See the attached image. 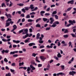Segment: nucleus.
I'll return each instance as SVG.
<instances>
[{"label":"nucleus","mask_w":76,"mask_h":76,"mask_svg":"<svg viewBox=\"0 0 76 76\" xmlns=\"http://www.w3.org/2000/svg\"><path fill=\"white\" fill-rule=\"evenodd\" d=\"M6 76H11V74H10V73H9L5 75Z\"/></svg>","instance_id":"obj_28"},{"label":"nucleus","mask_w":76,"mask_h":76,"mask_svg":"<svg viewBox=\"0 0 76 76\" xmlns=\"http://www.w3.org/2000/svg\"><path fill=\"white\" fill-rule=\"evenodd\" d=\"M21 41V40H17L16 41V42L15 43H16V44H18L19 43V42H20Z\"/></svg>","instance_id":"obj_44"},{"label":"nucleus","mask_w":76,"mask_h":76,"mask_svg":"<svg viewBox=\"0 0 76 76\" xmlns=\"http://www.w3.org/2000/svg\"><path fill=\"white\" fill-rule=\"evenodd\" d=\"M2 41H4V42H6V41H7V39H3Z\"/></svg>","instance_id":"obj_56"},{"label":"nucleus","mask_w":76,"mask_h":76,"mask_svg":"<svg viewBox=\"0 0 76 76\" xmlns=\"http://www.w3.org/2000/svg\"><path fill=\"white\" fill-rule=\"evenodd\" d=\"M31 69V68H30V67H27V72H29L30 71V70Z\"/></svg>","instance_id":"obj_32"},{"label":"nucleus","mask_w":76,"mask_h":76,"mask_svg":"<svg viewBox=\"0 0 76 76\" xmlns=\"http://www.w3.org/2000/svg\"><path fill=\"white\" fill-rule=\"evenodd\" d=\"M9 50H5V53H9Z\"/></svg>","instance_id":"obj_64"},{"label":"nucleus","mask_w":76,"mask_h":76,"mask_svg":"<svg viewBox=\"0 0 76 76\" xmlns=\"http://www.w3.org/2000/svg\"><path fill=\"white\" fill-rule=\"evenodd\" d=\"M56 6V5L54 4L51 5L50 6L51 7H55Z\"/></svg>","instance_id":"obj_61"},{"label":"nucleus","mask_w":76,"mask_h":76,"mask_svg":"<svg viewBox=\"0 0 76 76\" xmlns=\"http://www.w3.org/2000/svg\"><path fill=\"white\" fill-rule=\"evenodd\" d=\"M24 42L25 43H27V42H29V41L28 40H25Z\"/></svg>","instance_id":"obj_49"},{"label":"nucleus","mask_w":76,"mask_h":76,"mask_svg":"<svg viewBox=\"0 0 76 76\" xmlns=\"http://www.w3.org/2000/svg\"><path fill=\"white\" fill-rule=\"evenodd\" d=\"M12 26L13 28L15 29H17V26L16 25H14Z\"/></svg>","instance_id":"obj_22"},{"label":"nucleus","mask_w":76,"mask_h":76,"mask_svg":"<svg viewBox=\"0 0 76 76\" xmlns=\"http://www.w3.org/2000/svg\"><path fill=\"white\" fill-rule=\"evenodd\" d=\"M53 25H52L51 26V27H53V28H54L55 27H56V26H57V25L56 24H54V23H53Z\"/></svg>","instance_id":"obj_21"},{"label":"nucleus","mask_w":76,"mask_h":76,"mask_svg":"<svg viewBox=\"0 0 76 76\" xmlns=\"http://www.w3.org/2000/svg\"><path fill=\"white\" fill-rule=\"evenodd\" d=\"M11 66H16V65L15 64V63H12L11 64Z\"/></svg>","instance_id":"obj_55"},{"label":"nucleus","mask_w":76,"mask_h":76,"mask_svg":"<svg viewBox=\"0 0 76 76\" xmlns=\"http://www.w3.org/2000/svg\"><path fill=\"white\" fill-rule=\"evenodd\" d=\"M43 20L44 22H46V21H47V20H48V19L47 18H43Z\"/></svg>","instance_id":"obj_23"},{"label":"nucleus","mask_w":76,"mask_h":76,"mask_svg":"<svg viewBox=\"0 0 76 76\" xmlns=\"http://www.w3.org/2000/svg\"><path fill=\"white\" fill-rule=\"evenodd\" d=\"M54 45V44L52 43L50 44V46H49V45H48L46 46V48H53V45Z\"/></svg>","instance_id":"obj_6"},{"label":"nucleus","mask_w":76,"mask_h":76,"mask_svg":"<svg viewBox=\"0 0 76 76\" xmlns=\"http://www.w3.org/2000/svg\"><path fill=\"white\" fill-rule=\"evenodd\" d=\"M23 29H22L20 31H19V34H20V33H22V32H23Z\"/></svg>","instance_id":"obj_31"},{"label":"nucleus","mask_w":76,"mask_h":76,"mask_svg":"<svg viewBox=\"0 0 76 76\" xmlns=\"http://www.w3.org/2000/svg\"><path fill=\"white\" fill-rule=\"evenodd\" d=\"M5 69L6 70H9V67L7 66H6L5 67Z\"/></svg>","instance_id":"obj_60"},{"label":"nucleus","mask_w":76,"mask_h":76,"mask_svg":"<svg viewBox=\"0 0 76 76\" xmlns=\"http://www.w3.org/2000/svg\"><path fill=\"white\" fill-rule=\"evenodd\" d=\"M39 36H40V34L38 33L37 34L36 38L37 39H38L39 38Z\"/></svg>","instance_id":"obj_12"},{"label":"nucleus","mask_w":76,"mask_h":76,"mask_svg":"<svg viewBox=\"0 0 76 76\" xmlns=\"http://www.w3.org/2000/svg\"><path fill=\"white\" fill-rule=\"evenodd\" d=\"M53 61H54V60H53L51 59L50 61V63H53Z\"/></svg>","instance_id":"obj_63"},{"label":"nucleus","mask_w":76,"mask_h":76,"mask_svg":"<svg viewBox=\"0 0 76 76\" xmlns=\"http://www.w3.org/2000/svg\"><path fill=\"white\" fill-rule=\"evenodd\" d=\"M50 24H53V22L54 21V20L53 18L50 17Z\"/></svg>","instance_id":"obj_4"},{"label":"nucleus","mask_w":76,"mask_h":76,"mask_svg":"<svg viewBox=\"0 0 76 76\" xmlns=\"http://www.w3.org/2000/svg\"><path fill=\"white\" fill-rule=\"evenodd\" d=\"M64 75V73H63V72H60L57 74V76H58L59 75H62L63 76V75Z\"/></svg>","instance_id":"obj_11"},{"label":"nucleus","mask_w":76,"mask_h":76,"mask_svg":"<svg viewBox=\"0 0 76 76\" xmlns=\"http://www.w3.org/2000/svg\"><path fill=\"white\" fill-rule=\"evenodd\" d=\"M61 67L62 70H64V66L62 65L61 66Z\"/></svg>","instance_id":"obj_36"},{"label":"nucleus","mask_w":76,"mask_h":76,"mask_svg":"<svg viewBox=\"0 0 76 76\" xmlns=\"http://www.w3.org/2000/svg\"><path fill=\"white\" fill-rule=\"evenodd\" d=\"M44 46H41L40 47H39V48H44Z\"/></svg>","instance_id":"obj_62"},{"label":"nucleus","mask_w":76,"mask_h":76,"mask_svg":"<svg viewBox=\"0 0 76 76\" xmlns=\"http://www.w3.org/2000/svg\"><path fill=\"white\" fill-rule=\"evenodd\" d=\"M18 56V54H15L13 55V57H16Z\"/></svg>","instance_id":"obj_47"},{"label":"nucleus","mask_w":76,"mask_h":76,"mask_svg":"<svg viewBox=\"0 0 76 76\" xmlns=\"http://www.w3.org/2000/svg\"><path fill=\"white\" fill-rule=\"evenodd\" d=\"M50 8L49 7L48 8L47 10H46V11L47 12H49V11H50Z\"/></svg>","instance_id":"obj_57"},{"label":"nucleus","mask_w":76,"mask_h":76,"mask_svg":"<svg viewBox=\"0 0 76 76\" xmlns=\"http://www.w3.org/2000/svg\"><path fill=\"white\" fill-rule=\"evenodd\" d=\"M4 61H5V62H6V63H7L8 62V60L7 59V58H4Z\"/></svg>","instance_id":"obj_33"},{"label":"nucleus","mask_w":76,"mask_h":76,"mask_svg":"<svg viewBox=\"0 0 76 76\" xmlns=\"http://www.w3.org/2000/svg\"><path fill=\"white\" fill-rule=\"evenodd\" d=\"M36 26V28H40V27H41V25H40L39 24H37Z\"/></svg>","instance_id":"obj_25"},{"label":"nucleus","mask_w":76,"mask_h":76,"mask_svg":"<svg viewBox=\"0 0 76 76\" xmlns=\"http://www.w3.org/2000/svg\"><path fill=\"white\" fill-rule=\"evenodd\" d=\"M39 58L41 60H43V61H45V60L46 59V57L43 56H40L39 57Z\"/></svg>","instance_id":"obj_2"},{"label":"nucleus","mask_w":76,"mask_h":76,"mask_svg":"<svg viewBox=\"0 0 76 76\" xmlns=\"http://www.w3.org/2000/svg\"><path fill=\"white\" fill-rule=\"evenodd\" d=\"M65 31H64V33L65 34H66V33H67V32H69V31H68V30H67V29H66L65 30Z\"/></svg>","instance_id":"obj_46"},{"label":"nucleus","mask_w":76,"mask_h":76,"mask_svg":"<svg viewBox=\"0 0 76 76\" xmlns=\"http://www.w3.org/2000/svg\"><path fill=\"white\" fill-rule=\"evenodd\" d=\"M72 76H74V74H76V72H75L73 71H72Z\"/></svg>","instance_id":"obj_52"},{"label":"nucleus","mask_w":76,"mask_h":76,"mask_svg":"<svg viewBox=\"0 0 76 76\" xmlns=\"http://www.w3.org/2000/svg\"><path fill=\"white\" fill-rule=\"evenodd\" d=\"M57 56L58 58H60V57H61V55L60 53H59L57 55Z\"/></svg>","instance_id":"obj_15"},{"label":"nucleus","mask_w":76,"mask_h":76,"mask_svg":"<svg viewBox=\"0 0 76 76\" xmlns=\"http://www.w3.org/2000/svg\"><path fill=\"white\" fill-rule=\"evenodd\" d=\"M35 13L34 12H32L30 13V15H35Z\"/></svg>","instance_id":"obj_39"},{"label":"nucleus","mask_w":76,"mask_h":76,"mask_svg":"<svg viewBox=\"0 0 76 76\" xmlns=\"http://www.w3.org/2000/svg\"><path fill=\"white\" fill-rule=\"evenodd\" d=\"M25 9V10H29V7H24Z\"/></svg>","instance_id":"obj_20"},{"label":"nucleus","mask_w":76,"mask_h":76,"mask_svg":"<svg viewBox=\"0 0 76 76\" xmlns=\"http://www.w3.org/2000/svg\"><path fill=\"white\" fill-rule=\"evenodd\" d=\"M29 31L30 32H32V28H30L29 29Z\"/></svg>","instance_id":"obj_59"},{"label":"nucleus","mask_w":76,"mask_h":76,"mask_svg":"<svg viewBox=\"0 0 76 76\" xmlns=\"http://www.w3.org/2000/svg\"><path fill=\"white\" fill-rule=\"evenodd\" d=\"M39 42L40 44H42V43H43V41L42 40H39Z\"/></svg>","instance_id":"obj_53"},{"label":"nucleus","mask_w":76,"mask_h":76,"mask_svg":"<svg viewBox=\"0 0 76 76\" xmlns=\"http://www.w3.org/2000/svg\"><path fill=\"white\" fill-rule=\"evenodd\" d=\"M21 10L22 12H23V13H25V12H26L25 11V10L24 8L22 9Z\"/></svg>","instance_id":"obj_43"},{"label":"nucleus","mask_w":76,"mask_h":76,"mask_svg":"<svg viewBox=\"0 0 76 76\" xmlns=\"http://www.w3.org/2000/svg\"><path fill=\"white\" fill-rule=\"evenodd\" d=\"M29 9H31V10H32L34 9V5L31 4L30 5L29 7Z\"/></svg>","instance_id":"obj_10"},{"label":"nucleus","mask_w":76,"mask_h":76,"mask_svg":"<svg viewBox=\"0 0 76 76\" xmlns=\"http://www.w3.org/2000/svg\"><path fill=\"white\" fill-rule=\"evenodd\" d=\"M34 20L31 19H29L28 20V22H34Z\"/></svg>","instance_id":"obj_16"},{"label":"nucleus","mask_w":76,"mask_h":76,"mask_svg":"<svg viewBox=\"0 0 76 76\" xmlns=\"http://www.w3.org/2000/svg\"><path fill=\"white\" fill-rule=\"evenodd\" d=\"M35 61H37L38 63H40V61L38 60V56L36 57Z\"/></svg>","instance_id":"obj_14"},{"label":"nucleus","mask_w":76,"mask_h":76,"mask_svg":"<svg viewBox=\"0 0 76 76\" xmlns=\"http://www.w3.org/2000/svg\"><path fill=\"white\" fill-rule=\"evenodd\" d=\"M45 15L46 16H50V13H46L45 14Z\"/></svg>","instance_id":"obj_30"},{"label":"nucleus","mask_w":76,"mask_h":76,"mask_svg":"<svg viewBox=\"0 0 76 76\" xmlns=\"http://www.w3.org/2000/svg\"><path fill=\"white\" fill-rule=\"evenodd\" d=\"M54 23H55V24H57V25H58V24H60V23L57 21H55Z\"/></svg>","instance_id":"obj_41"},{"label":"nucleus","mask_w":76,"mask_h":76,"mask_svg":"<svg viewBox=\"0 0 76 76\" xmlns=\"http://www.w3.org/2000/svg\"><path fill=\"white\" fill-rule=\"evenodd\" d=\"M17 5H18V6H23L24 4H23L20 3V4H17Z\"/></svg>","instance_id":"obj_17"},{"label":"nucleus","mask_w":76,"mask_h":76,"mask_svg":"<svg viewBox=\"0 0 76 76\" xmlns=\"http://www.w3.org/2000/svg\"><path fill=\"white\" fill-rule=\"evenodd\" d=\"M5 13H6L5 14V15L7 17V18H12V16L10 14H7V12H6Z\"/></svg>","instance_id":"obj_1"},{"label":"nucleus","mask_w":76,"mask_h":76,"mask_svg":"<svg viewBox=\"0 0 76 76\" xmlns=\"http://www.w3.org/2000/svg\"><path fill=\"white\" fill-rule=\"evenodd\" d=\"M55 17L56 19H58V16H57V15H55Z\"/></svg>","instance_id":"obj_40"},{"label":"nucleus","mask_w":76,"mask_h":76,"mask_svg":"<svg viewBox=\"0 0 76 76\" xmlns=\"http://www.w3.org/2000/svg\"><path fill=\"white\" fill-rule=\"evenodd\" d=\"M10 71L11 72H15V70L14 69H10Z\"/></svg>","instance_id":"obj_58"},{"label":"nucleus","mask_w":76,"mask_h":76,"mask_svg":"<svg viewBox=\"0 0 76 76\" xmlns=\"http://www.w3.org/2000/svg\"><path fill=\"white\" fill-rule=\"evenodd\" d=\"M69 3L71 4H73L74 3V1L73 0H72L69 1L68 2L67 4H69Z\"/></svg>","instance_id":"obj_7"},{"label":"nucleus","mask_w":76,"mask_h":76,"mask_svg":"<svg viewBox=\"0 0 76 76\" xmlns=\"http://www.w3.org/2000/svg\"><path fill=\"white\" fill-rule=\"evenodd\" d=\"M42 64H38V67H42Z\"/></svg>","instance_id":"obj_54"},{"label":"nucleus","mask_w":76,"mask_h":76,"mask_svg":"<svg viewBox=\"0 0 76 76\" xmlns=\"http://www.w3.org/2000/svg\"><path fill=\"white\" fill-rule=\"evenodd\" d=\"M64 37L65 38H67L69 37V35L67 34H66L64 35Z\"/></svg>","instance_id":"obj_19"},{"label":"nucleus","mask_w":76,"mask_h":76,"mask_svg":"<svg viewBox=\"0 0 76 76\" xmlns=\"http://www.w3.org/2000/svg\"><path fill=\"white\" fill-rule=\"evenodd\" d=\"M30 18H31V17H30V15H27L26 17V18L27 19H29Z\"/></svg>","instance_id":"obj_27"},{"label":"nucleus","mask_w":76,"mask_h":76,"mask_svg":"<svg viewBox=\"0 0 76 76\" xmlns=\"http://www.w3.org/2000/svg\"><path fill=\"white\" fill-rule=\"evenodd\" d=\"M72 9V7H69V8H68L67 10V11H70Z\"/></svg>","instance_id":"obj_42"},{"label":"nucleus","mask_w":76,"mask_h":76,"mask_svg":"<svg viewBox=\"0 0 76 76\" xmlns=\"http://www.w3.org/2000/svg\"><path fill=\"white\" fill-rule=\"evenodd\" d=\"M18 51L11 52H10V55H13V54H15V53H18Z\"/></svg>","instance_id":"obj_5"},{"label":"nucleus","mask_w":76,"mask_h":76,"mask_svg":"<svg viewBox=\"0 0 76 76\" xmlns=\"http://www.w3.org/2000/svg\"><path fill=\"white\" fill-rule=\"evenodd\" d=\"M35 45V44L34 43H30L28 44V45L30 46V47H31L32 46V45Z\"/></svg>","instance_id":"obj_8"},{"label":"nucleus","mask_w":76,"mask_h":76,"mask_svg":"<svg viewBox=\"0 0 76 76\" xmlns=\"http://www.w3.org/2000/svg\"><path fill=\"white\" fill-rule=\"evenodd\" d=\"M6 26L5 27H7V26H9V25H10V23H6Z\"/></svg>","instance_id":"obj_26"},{"label":"nucleus","mask_w":76,"mask_h":76,"mask_svg":"<svg viewBox=\"0 0 76 76\" xmlns=\"http://www.w3.org/2000/svg\"><path fill=\"white\" fill-rule=\"evenodd\" d=\"M45 12L44 11H42L40 12V13L42 16H44V15L43 14L45 13Z\"/></svg>","instance_id":"obj_9"},{"label":"nucleus","mask_w":76,"mask_h":76,"mask_svg":"<svg viewBox=\"0 0 76 76\" xmlns=\"http://www.w3.org/2000/svg\"><path fill=\"white\" fill-rule=\"evenodd\" d=\"M8 21H12V19L10 18H8L7 20L6 21V23H7Z\"/></svg>","instance_id":"obj_37"},{"label":"nucleus","mask_w":76,"mask_h":76,"mask_svg":"<svg viewBox=\"0 0 76 76\" xmlns=\"http://www.w3.org/2000/svg\"><path fill=\"white\" fill-rule=\"evenodd\" d=\"M53 15H56V14H57V11H53L52 13Z\"/></svg>","instance_id":"obj_38"},{"label":"nucleus","mask_w":76,"mask_h":76,"mask_svg":"<svg viewBox=\"0 0 76 76\" xmlns=\"http://www.w3.org/2000/svg\"><path fill=\"white\" fill-rule=\"evenodd\" d=\"M36 55H37V54H36L34 53H33L32 54V56H33V57H35L36 56Z\"/></svg>","instance_id":"obj_35"},{"label":"nucleus","mask_w":76,"mask_h":76,"mask_svg":"<svg viewBox=\"0 0 76 76\" xmlns=\"http://www.w3.org/2000/svg\"><path fill=\"white\" fill-rule=\"evenodd\" d=\"M28 30L27 29H26L23 31V33L22 34L23 35H24V34H28Z\"/></svg>","instance_id":"obj_3"},{"label":"nucleus","mask_w":76,"mask_h":76,"mask_svg":"<svg viewBox=\"0 0 76 76\" xmlns=\"http://www.w3.org/2000/svg\"><path fill=\"white\" fill-rule=\"evenodd\" d=\"M50 27H47V28L45 30L46 31H49V30H50Z\"/></svg>","instance_id":"obj_48"},{"label":"nucleus","mask_w":76,"mask_h":76,"mask_svg":"<svg viewBox=\"0 0 76 76\" xmlns=\"http://www.w3.org/2000/svg\"><path fill=\"white\" fill-rule=\"evenodd\" d=\"M24 64V63L23 62L21 63H19V67H20L21 66V65H23V64Z\"/></svg>","instance_id":"obj_24"},{"label":"nucleus","mask_w":76,"mask_h":76,"mask_svg":"<svg viewBox=\"0 0 76 76\" xmlns=\"http://www.w3.org/2000/svg\"><path fill=\"white\" fill-rule=\"evenodd\" d=\"M29 36V34H26V35L25 36V37H23V39H25L26 38H27Z\"/></svg>","instance_id":"obj_13"},{"label":"nucleus","mask_w":76,"mask_h":76,"mask_svg":"<svg viewBox=\"0 0 76 76\" xmlns=\"http://www.w3.org/2000/svg\"><path fill=\"white\" fill-rule=\"evenodd\" d=\"M70 35L72 36V37H73V38H75V34H71Z\"/></svg>","instance_id":"obj_29"},{"label":"nucleus","mask_w":76,"mask_h":76,"mask_svg":"<svg viewBox=\"0 0 76 76\" xmlns=\"http://www.w3.org/2000/svg\"><path fill=\"white\" fill-rule=\"evenodd\" d=\"M41 20V18H39V19H38L36 20V23H38V21Z\"/></svg>","instance_id":"obj_18"},{"label":"nucleus","mask_w":76,"mask_h":76,"mask_svg":"<svg viewBox=\"0 0 76 76\" xmlns=\"http://www.w3.org/2000/svg\"><path fill=\"white\" fill-rule=\"evenodd\" d=\"M69 23H71V24L72 25H73V22L72 21V20H69Z\"/></svg>","instance_id":"obj_34"},{"label":"nucleus","mask_w":76,"mask_h":76,"mask_svg":"<svg viewBox=\"0 0 76 76\" xmlns=\"http://www.w3.org/2000/svg\"><path fill=\"white\" fill-rule=\"evenodd\" d=\"M73 73H72V71H70L69 72V75H72V76H73Z\"/></svg>","instance_id":"obj_45"},{"label":"nucleus","mask_w":76,"mask_h":76,"mask_svg":"<svg viewBox=\"0 0 76 76\" xmlns=\"http://www.w3.org/2000/svg\"><path fill=\"white\" fill-rule=\"evenodd\" d=\"M1 53L3 54H4V53H5V50H3L1 51Z\"/></svg>","instance_id":"obj_51"},{"label":"nucleus","mask_w":76,"mask_h":76,"mask_svg":"<svg viewBox=\"0 0 76 76\" xmlns=\"http://www.w3.org/2000/svg\"><path fill=\"white\" fill-rule=\"evenodd\" d=\"M4 4H5L4 3H2V4H1V6L2 7H3L4 6Z\"/></svg>","instance_id":"obj_50"}]
</instances>
